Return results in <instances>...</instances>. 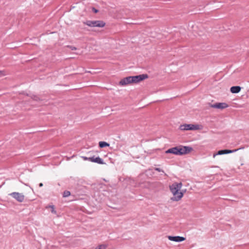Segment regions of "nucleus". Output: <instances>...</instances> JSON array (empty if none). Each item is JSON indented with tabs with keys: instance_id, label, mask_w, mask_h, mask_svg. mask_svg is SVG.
I'll list each match as a JSON object with an SVG mask.
<instances>
[{
	"instance_id": "obj_19",
	"label": "nucleus",
	"mask_w": 249,
	"mask_h": 249,
	"mask_svg": "<svg viewBox=\"0 0 249 249\" xmlns=\"http://www.w3.org/2000/svg\"><path fill=\"white\" fill-rule=\"evenodd\" d=\"M155 170L159 172L164 173V171L162 169H160V168H155Z\"/></svg>"
},
{
	"instance_id": "obj_8",
	"label": "nucleus",
	"mask_w": 249,
	"mask_h": 249,
	"mask_svg": "<svg viewBox=\"0 0 249 249\" xmlns=\"http://www.w3.org/2000/svg\"><path fill=\"white\" fill-rule=\"evenodd\" d=\"M213 108L223 109L228 107V105L226 103H217L212 104L210 106Z\"/></svg>"
},
{
	"instance_id": "obj_21",
	"label": "nucleus",
	"mask_w": 249,
	"mask_h": 249,
	"mask_svg": "<svg viewBox=\"0 0 249 249\" xmlns=\"http://www.w3.org/2000/svg\"><path fill=\"white\" fill-rule=\"evenodd\" d=\"M92 11L95 13H97L98 12V10L96 9V8H95L94 7H93L92 8Z\"/></svg>"
},
{
	"instance_id": "obj_17",
	"label": "nucleus",
	"mask_w": 249,
	"mask_h": 249,
	"mask_svg": "<svg viewBox=\"0 0 249 249\" xmlns=\"http://www.w3.org/2000/svg\"><path fill=\"white\" fill-rule=\"evenodd\" d=\"M31 97L32 99H33L35 101H38V100H39V98L38 97H37V96L36 95H31Z\"/></svg>"
},
{
	"instance_id": "obj_16",
	"label": "nucleus",
	"mask_w": 249,
	"mask_h": 249,
	"mask_svg": "<svg viewBox=\"0 0 249 249\" xmlns=\"http://www.w3.org/2000/svg\"><path fill=\"white\" fill-rule=\"evenodd\" d=\"M70 195H71V193H70V191H65L63 192V196L64 197H68V196H70Z\"/></svg>"
},
{
	"instance_id": "obj_1",
	"label": "nucleus",
	"mask_w": 249,
	"mask_h": 249,
	"mask_svg": "<svg viewBox=\"0 0 249 249\" xmlns=\"http://www.w3.org/2000/svg\"><path fill=\"white\" fill-rule=\"evenodd\" d=\"M193 150V149L191 146L179 145L168 149L165 151V153L181 156L187 154Z\"/></svg>"
},
{
	"instance_id": "obj_9",
	"label": "nucleus",
	"mask_w": 249,
	"mask_h": 249,
	"mask_svg": "<svg viewBox=\"0 0 249 249\" xmlns=\"http://www.w3.org/2000/svg\"><path fill=\"white\" fill-rule=\"evenodd\" d=\"M168 238L169 240L176 242H181L185 240V238L180 236H168Z\"/></svg>"
},
{
	"instance_id": "obj_2",
	"label": "nucleus",
	"mask_w": 249,
	"mask_h": 249,
	"mask_svg": "<svg viewBox=\"0 0 249 249\" xmlns=\"http://www.w3.org/2000/svg\"><path fill=\"white\" fill-rule=\"evenodd\" d=\"M182 186V183L181 182H174L171 185H170V190L173 195V197L171 198L172 200L178 201L183 197V192H179Z\"/></svg>"
},
{
	"instance_id": "obj_11",
	"label": "nucleus",
	"mask_w": 249,
	"mask_h": 249,
	"mask_svg": "<svg viewBox=\"0 0 249 249\" xmlns=\"http://www.w3.org/2000/svg\"><path fill=\"white\" fill-rule=\"evenodd\" d=\"M89 161L100 164H103L105 163L102 159L100 158L99 157H95L94 156L89 157Z\"/></svg>"
},
{
	"instance_id": "obj_22",
	"label": "nucleus",
	"mask_w": 249,
	"mask_h": 249,
	"mask_svg": "<svg viewBox=\"0 0 249 249\" xmlns=\"http://www.w3.org/2000/svg\"><path fill=\"white\" fill-rule=\"evenodd\" d=\"M42 186H43V183H40L39 184V187H42Z\"/></svg>"
},
{
	"instance_id": "obj_7",
	"label": "nucleus",
	"mask_w": 249,
	"mask_h": 249,
	"mask_svg": "<svg viewBox=\"0 0 249 249\" xmlns=\"http://www.w3.org/2000/svg\"><path fill=\"white\" fill-rule=\"evenodd\" d=\"M9 195L16 199L19 202H22L24 201L25 196L22 193L18 192H13Z\"/></svg>"
},
{
	"instance_id": "obj_13",
	"label": "nucleus",
	"mask_w": 249,
	"mask_h": 249,
	"mask_svg": "<svg viewBox=\"0 0 249 249\" xmlns=\"http://www.w3.org/2000/svg\"><path fill=\"white\" fill-rule=\"evenodd\" d=\"M109 146V144L106 142L101 141L99 142V146L100 148H104Z\"/></svg>"
},
{
	"instance_id": "obj_4",
	"label": "nucleus",
	"mask_w": 249,
	"mask_h": 249,
	"mask_svg": "<svg viewBox=\"0 0 249 249\" xmlns=\"http://www.w3.org/2000/svg\"><path fill=\"white\" fill-rule=\"evenodd\" d=\"M199 129V125L198 124H183L179 126V129L182 131L185 130H194Z\"/></svg>"
},
{
	"instance_id": "obj_12",
	"label": "nucleus",
	"mask_w": 249,
	"mask_h": 249,
	"mask_svg": "<svg viewBox=\"0 0 249 249\" xmlns=\"http://www.w3.org/2000/svg\"><path fill=\"white\" fill-rule=\"evenodd\" d=\"M241 89V88L240 86H232L230 89V91L232 93H238Z\"/></svg>"
},
{
	"instance_id": "obj_23",
	"label": "nucleus",
	"mask_w": 249,
	"mask_h": 249,
	"mask_svg": "<svg viewBox=\"0 0 249 249\" xmlns=\"http://www.w3.org/2000/svg\"><path fill=\"white\" fill-rule=\"evenodd\" d=\"M2 73V71H0V74Z\"/></svg>"
},
{
	"instance_id": "obj_15",
	"label": "nucleus",
	"mask_w": 249,
	"mask_h": 249,
	"mask_svg": "<svg viewBox=\"0 0 249 249\" xmlns=\"http://www.w3.org/2000/svg\"><path fill=\"white\" fill-rule=\"evenodd\" d=\"M107 246L106 244H101L98 246L94 249H107Z\"/></svg>"
},
{
	"instance_id": "obj_5",
	"label": "nucleus",
	"mask_w": 249,
	"mask_h": 249,
	"mask_svg": "<svg viewBox=\"0 0 249 249\" xmlns=\"http://www.w3.org/2000/svg\"><path fill=\"white\" fill-rule=\"evenodd\" d=\"M130 77L132 83H137L147 78L148 75L147 74H142Z\"/></svg>"
},
{
	"instance_id": "obj_3",
	"label": "nucleus",
	"mask_w": 249,
	"mask_h": 249,
	"mask_svg": "<svg viewBox=\"0 0 249 249\" xmlns=\"http://www.w3.org/2000/svg\"><path fill=\"white\" fill-rule=\"evenodd\" d=\"M83 24L90 27H104L106 25L103 20H87Z\"/></svg>"
},
{
	"instance_id": "obj_6",
	"label": "nucleus",
	"mask_w": 249,
	"mask_h": 249,
	"mask_svg": "<svg viewBox=\"0 0 249 249\" xmlns=\"http://www.w3.org/2000/svg\"><path fill=\"white\" fill-rule=\"evenodd\" d=\"M243 148H240L236 149L234 150H229V149H223L219 150L217 153L213 154V158H215L217 155H221L224 154H228L230 153H232L235 152L239 150V149H242Z\"/></svg>"
},
{
	"instance_id": "obj_20",
	"label": "nucleus",
	"mask_w": 249,
	"mask_h": 249,
	"mask_svg": "<svg viewBox=\"0 0 249 249\" xmlns=\"http://www.w3.org/2000/svg\"><path fill=\"white\" fill-rule=\"evenodd\" d=\"M81 158L83 159L84 160H89V157L88 158L86 156H82Z\"/></svg>"
},
{
	"instance_id": "obj_18",
	"label": "nucleus",
	"mask_w": 249,
	"mask_h": 249,
	"mask_svg": "<svg viewBox=\"0 0 249 249\" xmlns=\"http://www.w3.org/2000/svg\"><path fill=\"white\" fill-rule=\"evenodd\" d=\"M67 47L70 48L71 50H77V48L73 46L67 45Z\"/></svg>"
},
{
	"instance_id": "obj_14",
	"label": "nucleus",
	"mask_w": 249,
	"mask_h": 249,
	"mask_svg": "<svg viewBox=\"0 0 249 249\" xmlns=\"http://www.w3.org/2000/svg\"><path fill=\"white\" fill-rule=\"evenodd\" d=\"M48 208H50L51 212L57 215V212L55 210V208H54V205H48Z\"/></svg>"
},
{
	"instance_id": "obj_10",
	"label": "nucleus",
	"mask_w": 249,
	"mask_h": 249,
	"mask_svg": "<svg viewBox=\"0 0 249 249\" xmlns=\"http://www.w3.org/2000/svg\"><path fill=\"white\" fill-rule=\"evenodd\" d=\"M132 83L131 80V77L128 76L126 77H125L120 80V81L119 83V85L122 86H126L129 84Z\"/></svg>"
}]
</instances>
